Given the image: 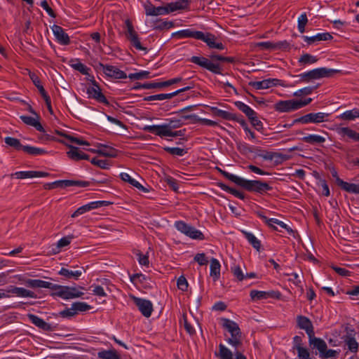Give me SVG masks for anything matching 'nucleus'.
<instances>
[{
	"label": "nucleus",
	"mask_w": 359,
	"mask_h": 359,
	"mask_svg": "<svg viewBox=\"0 0 359 359\" xmlns=\"http://www.w3.org/2000/svg\"><path fill=\"white\" fill-rule=\"evenodd\" d=\"M219 172L227 180L235 183L236 185L243 188L250 192H257L260 194H263L269 191L272 190V187L269 183L262 182L261 180H248L244 178L240 177L231 173H229L220 168H217Z\"/></svg>",
	"instance_id": "1"
},
{
	"label": "nucleus",
	"mask_w": 359,
	"mask_h": 359,
	"mask_svg": "<svg viewBox=\"0 0 359 359\" xmlns=\"http://www.w3.org/2000/svg\"><path fill=\"white\" fill-rule=\"evenodd\" d=\"M182 119V116L180 119L168 118L167 119L168 123L163 125L145 126L143 130L163 137V135H165L164 133L167 131H172V129L180 128L184 124Z\"/></svg>",
	"instance_id": "2"
},
{
	"label": "nucleus",
	"mask_w": 359,
	"mask_h": 359,
	"mask_svg": "<svg viewBox=\"0 0 359 359\" xmlns=\"http://www.w3.org/2000/svg\"><path fill=\"white\" fill-rule=\"evenodd\" d=\"M339 72V70L328 69L326 67H320L312 69L307 72L302 73L297 77H299V79L297 81V83L299 82H309L311 80L319 79L321 78H328L332 76L334 74Z\"/></svg>",
	"instance_id": "3"
},
{
	"label": "nucleus",
	"mask_w": 359,
	"mask_h": 359,
	"mask_svg": "<svg viewBox=\"0 0 359 359\" xmlns=\"http://www.w3.org/2000/svg\"><path fill=\"white\" fill-rule=\"evenodd\" d=\"M125 25L126 28V36L130 41L133 46L139 50H146L147 48L143 47L140 43L138 34L134 29L132 21L130 19L125 20Z\"/></svg>",
	"instance_id": "4"
},
{
	"label": "nucleus",
	"mask_w": 359,
	"mask_h": 359,
	"mask_svg": "<svg viewBox=\"0 0 359 359\" xmlns=\"http://www.w3.org/2000/svg\"><path fill=\"white\" fill-rule=\"evenodd\" d=\"M190 61L194 64L199 65L201 67H203L209 70L210 72L214 74H222V68L221 67L220 65L213 63L206 57L193 56L190 58Z\"/></svg>",
	"instance_id": "5"
},
{
	"label": "nucleus",
	"mask_w": 359,
	"mask_h": 359,
	"mask_svg": "<svg viewBox=\"0 0 359 359\" xmlns=\"http://www.w3.org/2000/svg\"><path fill=\"white\" fill-rule=\"evenodd\" d=\"M328 116V114L323 112L309 113L301 117L295 118L294 120V122L300 123L302 124H306L309 123H320L324 121H326L327 120Z\"/></svg>",
	"instance_id": "6"
},
{
	"label": "nucleus",
	"mask_w": 359,
	"mask_h": 359,
	"mask_svg": "<svg viewBox=\"0 0 359 359\" xmlns=\"http://www.w3.org/2000/svg\"><path fill=\"white\" fill-rule=\"evenodd\" d=\"M92 83L93 86L88 87L86 90L88 98L94 99L98 102L102 103L105 105H109V101L102 93L100 85L95 80L93 81Z\"/></svg>",
	"instance_id": "7"
},
{
	"label": "nucleus",
	"mask_w": 359,
	"mask_h": 359,
	"mask_svg": "<svg viewBox=\"0 0 359 359\" xmlns=\"http://www.w3.org/2000/svg\"><path fill=\"white\" fill-rule=\"evenodd\" d=\"M147 16H157L169 14L167 4L163 6H154L151 1H147L143 5Z\"/></svg>",
	"instance_id": "8"
},
{
	"label": "nucleus",
	"mask_w": 359,
	"mask_h": 359,
	"mask_svg": "<svg viewBox=\"0 0 359 359\" xmlns=\"http://www.w3.org/2000/svg\"><path fill=\"white\" fill-rule=\"evenodd\" d=\"M133 299L141 313L146 318L150 317L153 311L152 303L149 300L135 297H133Z\"/></svg>",
	"instance_id": "9"
},
{
	"label": "nucleus",
	"mask_w": 359,
	"mask_h": 359,
	"mask_svg": "<svg viewBox=\"0 0 359 359\" xmlns=\"http://www.w3.org/2000/svg\"><path fill=\"white\" fill-rule=\"evenodd\" d=\"M100 66L102 67L103 72L104 74L109 77L120 79H126L127 74L123 71L119 69L118 67L109 65H103L100 63Z\"/></svg>",
	"instance_id": "10"
},
{
	"label": "nucleus",
	"mask_w": 359,
	"mask_h": 359,
	"mask_svg": "<svg viewBox=\"0 0 359 359\" xmlns=\"http://www.w3.org/2000/svg\"><path fill=\"white\" fill-rule=\"evenodd\" d=\"M248 85L256 90L268 89L273 86H283L282 81L278 79H267L260 81H250Z\"/></svg>",
	"instance_id": "11"
},
{
	"label": "nucleus",
	"mask_w": 359,
	"mask_h": 359,
	"mask_svg": "<svg viewBox=\"0 0 359 359\" xmlns=\"http://www.w3.org/2000/svg\"><path fill=\"white\" fill-rule=\"evenodd\" d=\"M50 175V174L49 172L43 171L29 170L15 172V173L11 174V177H15L17 179H27L33 177H45Z\"/></svg>",
	"instance_id": "12"
},
{
	"label": "nucleus",
	"mask_w": 359,
	"mask_h": 359,
	"mask_svg": "<svg viewBox=\"0 0 359 359\" xmlns=\"http://www.w3.org/2000/svg\"><path fill=\"white\" fill-rule=\"evenodd\" d=\"M51 29L56 38L57 41L63 46H67L70 43V39L68 34L65 32L64 29L57 25H53Z\"/></svg>",
	"instance_id": "13"
},
{
	"label": "nucleus",
	"mask_w": 359,
	"mask_h": 359,
	"mask_svg": "<svg viewBox=\"0 0 359 359\" xmlns=\"http://www.w3.org/2000/svg\"><path fill=\"white\" fill-rule=\"evenodd\" d=\"M274 109L279 112H289L298 109L296 100L279 101L275 104Z\"/></svg>",
	"instance_id": "14"
},
{
	"label": "nucleus",
	"mask_w": 359,
	"mask_h": 359,
	"mask_svg": "<svg viewBox=\"0 0 359 359\" xmlns=\"http://www.w3.org/2000/svg\"><path fill=\"white\" fill-rule=\"evenodd\" d=\"M60 289L62 290L59 294L60 297L64 299H74L80 297L83 294L82 292L79 291L78 288L75 287L62 285Z\"/></svg>",
	"instance_id": "15"
},
{
	"label": "nucleus",
	"mask_w": 359,
	"mask_h": 359,
	"mask_svg": "<svg viewBox=\"0 0 359 359\" xmlns=\"http://www.w3.org/2000/svg\"><path fill=\"white\" fill-rule=\"evenodd\" d=\"M297 326L299 329L304 330L308 337L314 334V327L310 319L304 316L297 317Z\"/></svg>",
	"instance_id": "16"
},
{
	"label": "nucleus",
	"mask_w": 359,
	"mask_h": 359,
	"mask_svg": "<svg viewBox=\"0 0 359 359\" xmlns=\"http://www.w3.org/2000/svg\"><path fill=\"white\" fill-rule=\"evenodd\" d=\"M200 34H202V39H198L207 43L210 48H216L218 50L224 49V46L222 42H217L216 37L214 34L210 33L204 34L200 31Z\"/></svg>",
	"instance_id": "17"
},
{
	"label": "nucleus",
	"mask_w": 359,
	"mask_h": 359,
	"mask_svg": "<svg viewBox=\"0 0 359 359\" xmlns=\"http://www.w3.org/2000/svg\"><path fill=\"white\" fill-rule=\"evenodd\" d=\"M27 318L32 324L43 331L54 330V327H53L50 324L45 322L42 318L38 317L36 315L28 313Z\"/></svg>",
	"instance_id": "18"
},
{
	"label": "nucleus",
	"mask_w": 359,
	"mask_h": 359,
	"mask_svg": "<svg viewBox=\"0 0 359 359\" xmlns=\"http://www.w3.org/2000/svg\"><path fill=\"white\" fill-rule=\"evenodd\" d=\"M7 293H12L15 294L17 297H31L36 298L37 296L33 291L27 290L23 287H18L13 285H10L6 290Z\"/></svg>",
	"instance_id": "19"
},
{
	"label": "nucleus",
	"mask_w": 359,
	"mask_h": 359,
	"mask_svg": "<svg viewBox=\"0 0 359 359\" xmlns=\"http://www.w3.org/2000/svg\"><path fill=\"white\" fill-rule=\"evenodd\" d=\"M172 37L177 39L193 38L198 39H202V34H200V31L187 29L172 33Z\"/></svg>",
	"instance_id": "20"
},
{
	"label": "nucleus",
	"mask_w": 359,
	"mask_h": 359,
	"mask_svg": "<svg viewBox=\"0 0 359 359\" xmlns=\"http://www.w3.org/2000/svg\"><path fill=\"white\" fill-rule=\"evenodd\" d=\"M18 280L31 288H48L49 283L39 279H29L20 277Z\"/></svg>",
	"instance_id": "21"
},
{
	"label": "nucleus",
	"mask_w": 359,
	"mask_h": 359,
	"mask_svg": "<svg viewBox=\"0 0 359 359\" xmlns=\"http://www.w3.org/2000/svg\"><path fill=\"white\" fill-rule=\"evenodd\" d=\"M105 201H98L90 202L79 208L72 215V217H76L91 210L102 207Z\"/></svg>",
	"instance_id": "22"
},
{
	"label": "nucleus",
	"mask_w": 359,
	"mask_h": 359,
	"mask_svg": "<svg viewBox=\"0 0 359 359\" xmlns=\"http://www.w3.org/2000/svg\"><path fill=\"white\" fill-rule=\"evenodd\" d=\"M309 342L310 346H313V348H316L319 351L320 356L323 352H325V351H326L327 344L323 339L315 337V334L309 337Z\"/></svg>",
	"instance_id": "23"
},
{
	"label": "nucleus",
	"mask_w": 359,
	"mask_h": 359,
	"mask_svg": "<svg viewBox=\"0 0 359 359\" xmlns=\"http://www.w3.org/2000/svg\"><path fill=\"white\" fill-rule=\"evenodd\" d=\"M280 293L276 292L274 291L271 292H264V291H258V290H251L250 296L251 299L254 301L260 300V299H266L269 297H278Z\"/></svg>",
	"instance_id": "24"
},
{
	"label": "nucleus",
	"mask_w": 359,
	"mask_h": 359,
	"mask_svg": "<svg viewBox=\"0 0 359 359\" xmlns=\"http://www.w3.org/2000/svg\"><path fill=\"white\" fill-rule=\"evenodd\" d=\"M222 327L231 333V337H236V335L241 334L240 327L236 322L228 318H222Z\"/></svg>",
	"instance_id": "25"
},
{
	"label": "nucleus",
	"mask_w": 359,
	"mask_h": 359,
	"mask_svg": "<svg viewBox=\"0 0 359 359\" xmlns=\"http://www.w3.org/2000/svg\"><path fill=\"white\" fill-rule=\"evenodd\" d=\"M84 269L81 267L79 270H69L68 269L62 267L58 272V274L64 276L65 279H74L79 280V277L82 275Z\"/></svg>",
	"instance_id": "26"
},
{
	"label": "nucleus",
	"mask_w": 359,
	"mask_h": 359,
	"mask_svg": "<svg viewBox=\"0 0 359 359\" xmlns=\"http://www.w3.org/2000/svg\"><path fill=\"white\" fill-rule=\"evenodd\" d=\"M337 132L341 137L346 136L353 141L359 142V133L348 127L338 128Z\"/></svg>",
	"instance_id": "27"
},
{
	"label": "nucleus",
	"mask_w": 359,
	"mask_h": 359,
	"mask_svg": "<svg viewBox=\"0 0 359 359\" xmlns=\"http://www.w3.org/2000/svg\"><path fill=\"white\" fill-rule=\"evenodd\" d=\"M302 38L304 40V41H306L309 45H311L315 43L316 41L331 40L332 39L333 37L330 33L325 32L318 34L313 36H303Z\"/></svg>",
	"instance_id": "28"
},
{
	"label": "nucleus",
	"mask_w": 359,
	"mask_h": 359,
	"mask_svg": "<svg viewBox=\"0 0 359 359\" xmlns=\"http://www.w3.org/2000/svg\"><path fill=\"white\" fill-rule=\"evenodd\" d=\"M210 111L214 116L220 117L226 121H233V119L236 118V114L222 110L216 107H212Z\"/></svg>",
	"instance_id": "29"
},
{
	"label": "nucleus",
	"mask_w": 359,
	"mask_h": 359,
	"mask_svg": "<svg viewBox=\"0 0 359 359\" xmlns=\"http://www.w3.org/2000/svg\"><path fill=\"white\" fill-rule=\"evenodd\" d=\"M100 149H97V154L106 157L115 158L117 156L118 151L114 147L101 144Z\"/></svg>",
	"instance_id": "30"
},
{
	"label": "nucleus",
	"mask_w": 359,
	"mask_h": 359,
	"mask_svg": "<svg viewBox=\"0 0 359 359\" xmlns=\"http://www.w3.org/2000/svg\"><path fill=\"white\" fill-rule=\"evenodd\" d=\"M189 4V0H178L175 2L167 4L169 13L178 10H184L187 8Z\"/></svg>",
	"instance_id": "31"
},
{
	"label": "nucleus",
	"mask_w": 359,
	"mask_h": 359,
	"mask_svg": "<svg viewBox=\"0 0 359 359\" xmlns=\"http://www.w3.org/2000/svg\"><path fill=\"white\" fill-rule=\"evenodd\" d=\"M220 268L221 265L219 261L215 258H212L210 260V275L211 277H212L214 281L217 280L220 277Z\"/></svg>",
	"instance_id": "32"
},
{
	"label": "nucleus",
	"mask_w": 359,
	"mask_h": 359,
	"mask_svg": "<svg viewBox=\"0 0 359 359\" xmlns=\"http://www.w3.org/2000/svg\"><path fill=\"white\" fill-rule=\"evenodd\" d=\"M121 179L126 182H128L132 186L136 187L137 189L142 191L144 192H147L148 189L144 187L140 183H139L135 180L133 179L128 173L121 172L120 174Z\"/></svg>",
	"instance_id": "33"
},
{
	"label": "nucleus",
	"mask_w": 359,
	"mask_h": 359,
	"mask_svg": "<svg viewBox=\"0 0 359 359\" xmlns=\"http://www.w3.org/2000/svg\"><path fill=\"white\" fill-rule=\"evenodd\" d=\"M20 118L25 124L34 127L39 132L45 133L42 125L34 118L28 116H21Z\"/></svg>",
	"instance_id": "34"
},
{
	"label": "nucleus",
	"mask_w": 359,
	"mask_h": 359,
	"mask_svg": "<svg viewBox=\"0 0 359 359\" xmlns=\"http://www.w3.org/2000/svg\"><path fill=\"white\" fill-rule=\"evenodd\" d=\"M338 181L340 183L339 187L342 190H344L348 193L359 194V184L348 183V182H344V180H338Z\"/></svg>",
	"instance_id": "35"
},
{
	"label": "nucleus",
	"mask_w": 359,
	"mask_h": 359,
	"mask_svg": "<svg viewBox=\"0 0 359 359\" xmlns=\"http://www.w3.org/2000/svg\"><path fill=\"white\" fill-rule=\"evenodd\" d=\"M182 118H184V120H194V121H199L202 124L209 126H216L218 125L216 121L207 118H199L196 114L183 115Z\"/></svg>",
	"instance_id": "36"
},
{
	"label": "nucleus",
	"mask_w": 359,
	"mask_h": 359,
	"mask_svg": "<svg viewBox=\"0 0 359 359\" xmlns=\"http://www.w3.org/2000/svg\"><path fill=\"white\" fill-rule=\"evenodd\" d=\"M97 357L100 359H120V355L115 349L101 351L98 352Z\"/></svg>",
	"instance_id": "37"
},
{
	"label": "nucleus",
	"mask_w": 359,
	"mask_h": 359,
	"mask_svg": "<svg viewBox=\"0 0 359 359\" xmlns=\"http://www.w3.org/2000/svg\"><path fill=\"white\" fill-rule=\"evenodd\" d=\"M302 140L305 143L316 144L324 143L325 142V138L318 135H309L302 137Z\"/></svg>",
	"instance_id": "38"
},
{
	"label": "nucleus",
	"mask_w": 359,
	"mask_h": 359,
	"mask_svg": "<svg viewBox=\"0 0 359 359\" xmlns=\"http://www.w3.org/2000/svg\"><path fill=\"white\" fill-rule=\"evenodd\" d=\"M243 233L245 236V238L248 240V241L252 245V246L255 248L257 251H259L261 248L260 241L255 236L254 234L250 232H247L243 231Z\"/></svg>",
	"instance_id": "39"
},
{
	"label": "nucleus",
	"mask_w": 359,
	"mask_h": 359,
	"mask_svg": "<svg viewBox=\"0 0 359 359\" xmlns=\"http://www.w3.org/2000/svg\"><path fill=\"white\" fill-rule=\"evenodd\" d=\"M358 117H359V109L357 108H355L352 110L346 111L338 116V118L340 119L347 120V121L354 120L355 118H358Z\"/></svg>",
	"instance_id": "40"
},
{
	"label": "nucleus",
	"mask_w": 359,
	"mask_h": 359,
	"mask_svg": "<svg viewBox=\"0 0 359 359\" xmlns=\"http://www.w3.org/2000/svg\"><path fill=\"white\" fill-rule=\"evenodd\" d=\"M176 96V93H161L158 95H154L145 97L144 98V101H154V100H163L166 99H171L173 97Z\"/></svg>",
	"instance_id": "41"
},
{
	"label": "nucleus",
	"mask_w": 359,
	"mask_h": 359,
	"mask_svg": "<svg viewBox=\"0 0 359 359\" xmlns=\"http://www.w3.org/2000/svg\"><path fill=\"white\" fill-rule=\"evenodd\" d=\"M70 150L67 152V156L69 158L74 161H80L81 160L82 152L78 147L69 145Z\"/></svg>",
	"instance_id": "42"
},
{
	"label": "nucleus",
	"mask_w": 359,
	"mask_h": 359,
	"mask_svg": "<svg viewBox=\"0 0 359 359\" xmlns=\"http://www.w3.org/2000/svg\"><path fill=\"white\" fill-rule=\"evenodd\" d=\"M23 151L26 152L28 154L32 155V156H38V155H43L46 154V151L41 149L37 148L29 145H26L23 147Z\"/></svg>",
	"instance_id": "43"
},
{
	"label": "nucleus",
	"mask_w": 359,
	"mask_h": 359,
	"mask_svg": "<svg viewBox=\"0 0 359 359\" xmlns=\"http://www.w3.org/2000/svg\"><path fill=\"white\" fill-rule=\"evenodd\" d=\"M219 354L216 353V355L219 357L220 359H233V354L231 351L228 349L223 344H220L219 346Z\"/></svg>",
	"instance_id": "44"
},
{
	"label": "nucleus",
	"mask_w": 359,
	"mask_h": 359,
	"mask_svg": "<svg viewBox=\"0 0 359 359\" xmlns=\"http://www.w3.org/2000/svg\"><path fill=\"white\" fill-rule=\"evenodd\" d=\"M67 187V180H57L50 183H46L43 185L44 189H53L56 188H65Z\"/></svg>",
	"instance_id": "45"
},
{
	"label": "nucleus",
	"mask_w": 359,
	"mask_h": 359,
	"mask_svg": "<svg viewBox=\"0 0 359 359\" xmlns=\"http://www.w3.org/2000/svg\"><path fill=\"white\" fill-rule=\"evenodd\" d=\"M91 306L86 304V302H74L72 304V310L76 312V314L78 311L83 312L90 310Z\"/></svg>",
	"instance_id": "46"
},
{
	"label": "nucleus",
	"mask_w": 359,
	"mask_h": 359,
	"mask_svg": "<svg viewBox=\"0 0 359 359\" xmlns=\"http://www.w3.org/2000/svg\"><path fill=\"white\" fill-rule=\"evenodd\" d=\"M5 143L9 145L10 147L15 148L16 150L23 151L24 145H22L20 140L17 138L6 137L5 138Z\"/></svg>",
	"instance_id": "47"
},
{
	"label": "nucleus",
	"mask_w": 359,
	"mask_h": 359,
	"mask_svg": "<svg viewBox=\"0 0 359 359\" xmlns=\"http://www.w3.org/2000/svg\"><path fill=\"white\" fill-rule=\"evenodd\" d=\"M187 236L192 239L203 240L205 238L203 233L192 226H190Z\"/></svg>",
	"instance_id": "48"
},
{
	"label": "nucleus",
	"mask_w": 359,
	"mask_h": 359,
	"mask_svg": "<svg viewBox=\"0 0 359 359\" xmlns=\"http://www.w3.org/2000/svg\"><path fill=\"white\" fill-rule=\"evenodd\" d=\"M29 76L32 82L34 83V86L38 88L40 94L41 95L46 93V91L45 90L43 86L41 83V81L37 75H36L34 73H30Z\"/></svg>",
	"instance_id": "49"
},
{
	"label": "nucleus",
	"mask_w": 359,
	"mask_h": 359,
	"mask_svg": "<svg viewBox=\"0 0 359 359\" xmlns=\"http://www.w3.org/2000/svg\"><path fill=\"white\" fill-rule=\"evenodd\" d=\"M231 272L238 281H243L245 280V274L242 271L240 266L235 265L231 268Z\"/></svg>",
	"instance_id": "50"
},
{
	"label": "nucleus",
	"mask_w": 359,
	"mask_h": 359,
	"mask_svg": "<svg viewBox=\"0 0 359 359\" xmlns=\"http://www.w3.org/2000/svg\"><path fill=\"white\" fill-rule=\"evenodd\" d=\"M318 58L316 56L311 55L309 53L302 55L299 59V62L304 65L313 64L318 61Z\"/></svg>",
	"instance_id": "51"
},
{
	"label": "nucleus",
	"mask_w": 359,
	"mask_h": 359,
	"mask_svg": "<svg viewBox=\"0 0 359 359\" xmlns=\"http://www.w3.org/2000/svg\"><path fill=\"white\" fill-rule=\"evenodd\" d=\"M128 78L130 79L140 80L143 79H149L151 78L150 76V72L148 71H141L137 73L130 74L128 75Z\"/></svg>",
	"instance_id": "52"
},
{
	"label": "nucleus",
	"mask_w": 359,
	"mask_h": 359,
	"mask_svg": "<svg viewBox=\"0 0 359 359\" xmlns=\"http://www.w3.org/2000/svg\"><path fill=\"white\" fill-rule=\"evenodd\" d=\"M163 149L165 151H167L168 153H169L170 154L174 155V156H182L185 154H187V151L184 149H181V148H179V147H165L163 148Z\"/></svg>",
	"instance_id": "53"
},
{
	"label": "nucleus",
	"mask_w": 359,
	"mask_h": 359,
	"mask_svg": "<svg viewBox=\"0 0 359 359\" xmlns=\"http://www.w3.org/2000/svg\"><path fill=\"white\" fill-rule=\"evenodd\" d=\"M72 238H73L72 236H65V237H63L61 239H60L57 243V250L56 252H55V253L59 252L61 248L69 245L70 244Z\"/></svg>",
	"instance_id": "54"
},
{
	"label": "nucleus",
	"mask_w": 359,
	"mask_h": 359,
	"mask_svg": "<svg viewBox=\"0 0 359 359\" xmlns=\"http://www.w3.org/2000/svg\"><path fill=\"white\" fill-rule=\"evenodd\" d=\"M308 22V18L306 13H302L298 18V30L300 33L305 32V26Z\"/></svg>",
	"instance_id": "55"
},
{
	"label": "nucleus",
	"mask_w": 359,
	"mask_h": 359,
	"mask_svg": "<svg viewBox=\"0 0 359 359\" xmlns=\"http://www.w3.org/2000/svg\"><path fill=\"white\" fill-rule=\"evenodd\" d=\"M91 163L102 169H109L110 164L107 160L98 159L93 158L90 161Z\"/></svg>",
	"instance_id": "56"
},
{
	"label": "nucleus",
	"mask_w": 359,
	"mask_h": 359,
	"mask_svg": "<svg viewBox=\"0 0 359 359\" xmlns=\"http://www.w3.org/2000/svg\"><path fill=\"white\" fill-rule=\"evenodd\" d=\"M175 226L176 229L187 236L189 230L190 229L191 225L185 223L183 221H177L175 222Z\"/></svg>",
	"instance_id": "57"
},
{
	"label": "nucleus",
	"mask_w": 359,
	"mask_h": 359,
	"mask_svg": "<svg viewBox=\"0 0 359 359\" xmlns=\"http://www.w3.org/2000/svg\"><path fill=\"white\" fill-rule=\"evenodd\" d=\"M318 87V85L313 86H308L303 88L296 93H294V95L295 96H301L302 95H310L313 93L314 90H316Z\"/></svg>",
	"instance_id": "58"
},
{
	"label": "nucleus",
	"mask_w": 359,
	"mask_h": 359,
	"mask_svg": "<svg viewBox=\"0 0 359 359\" xmlns=\"http://www.w3.org/2000/svg\"><path fill=\"white\" fill-rule=\"evenodd\" d=\"M346 344L348 346L349 351L356 353L358 350V344L355 338L344 339Z\"/></svg>",
	"instance_id": "59"
},
{
	"label": "nucleus",
	"mask_w": 359,
	"mask_h": 359,
	"mask_svg": "<svg viewBox=\"0 0 359 359\" xmlns=\"http://www.w3.org/2000/svg\"><path fill=\"white\" fill-rule=\"evenodd\" d=\"M90 182L88 181H83V180H67V187H72V186H77L80 187H86L90 185Z\"/></svg>",
	"instance_id": "60"
},
{
	"label": "nucleus",
	"mask_w": 359,
	"mask_h": 359,
	"mask_svg": "<svg viewBox=\"0 0 359 359\" xmlns=\"http://www.w3.org/2000/svg\"><path fill=\"white\" fill-rule=\"evenodd\" d=\"M177 286L179 290L185 292L188 289V282L186 279V278L184 276H181L178 278L177 280Z\"/></svg>",
	"instance_id": "61"
},
{
	"label": "nucleus",
	"mask_w": 359,
	"mask_h": 359,
	"mask_svg": "<svg viewBox=\"0 0 359 359\" xmlns=\"http://www.w3.org/2000/svg\"><path fill=\"white\" fill-rule=\"evenodd\" d=\"M72 66L74 69L77 70L82 74H83V75L88 74V72H89L90 69L84 64H83L80 62H78L77 63L73 64Z\"/></svg>",
	"instance_id": "62"
},
{
	"label": "nucleus",
	"mask_w": 359,
	"mask_h": 359,
	"mask_svg": "<svg viewBox=\"0 0 359 359\" xmlns=\"http://www.w3.org/2000/svg\"><path fill=\"white\" fill-rule=\"evenodd\" d=\"M296 350L299 359H311L310 353L306 348H304V346H299Z\"/></svg>",
	"instance_id": "63"
},
{
	"label": "nucleus",
	"mask_w": 359,
	"mask_h": 359,
	"mask_svg": "<svg viewBox=\"0 0 359 359\" xmlns=\"http://www.w3.org/2000/svg\"><path fill=\"white\" fill-rule=\"evenodd\" d=\"M65 139L69 140L71 143H75L79 145H90V143L88 142L69 135H65Z\"/></svg>",
	"instance_id": "64"
}]
</instances>
